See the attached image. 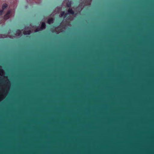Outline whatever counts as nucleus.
I'll return each mask as SVG.
<instances>
[{"instance_id":"f257e3e1","label":"nucleus","mask_w":154,"mask_h":154,"mask_svg":"<svg viewBox=\"0 0 154 154\" xmlns=\"http://www.w3.org/2000/svg\"><path fill=\"white\" fill-rule=\"evenodd\" d=\"M46 25L45 23L44 22H42L41 25V28L37 29L35 31V32H38L39 31L41 30L42 29H45L46 28Z\"/></svg>"},{"instance_id":"f03ea898","label":"nucleus","mask_w":154,"mask_h":154,"mask_svg":"<svg viewBox=\"0 0 154 154\" xmlns=\"http://www.w3.org/2000/svg\"><path fill=\"white\" fill-rule=\"evenodd\" d=\"M8 6V5L6 3H4L2 5V10H0V15H1L2 14L3 12V10L6 8Z\"/></svg>"},{"instance_id":"7ed1b4c3","label":"nucleus","mask_w":154,"mask_h":154,"mask_svg":"<svg viewBox=\"0 0 154 154\" xmlns=\"http://www.w3.org/2000/svg\"><path fill=\"white\" fill-rule=\"evenodd\" d=\"M11 10L8 11L6 14L4 16V19L5 20H7L10 17V15L11 14Z\"/></svg>"},{"instance_id":"20e7f679","label":"nucleus","mask_w":154,"mask_h":154,"mask_svg":"<svg viewBox=\"0 0 154 154\" xmlns=\"http://www.w3.org/2000/svg\"><path fill=\"white\" fill-rule=\"evenodd\" d=\"M54 21V19L51 18L48 19L47 22L48 24H50L51 23H53Z\"/></svg>"},{"instance_id":"39448f33","label":"nucleus","mask_w":154,"mask_h":154,"mask_svg":"<svg viewBox=\"0 0 154 154\" xmlns=\"http://www.w3.org/2000/svg\"><path fill=\"white\" fill-rule=\"evenodd\" d=\"M68 12L69 14H74V11L72 10V8H69L68 10Z\"/></svg>"},{"instance_id":"423d86ee","label":"nucleus","mask_w":154,"mask_h":154,"mask_svg":"<svg viewBox=\"0 0 154 154\" xmlns=\"http://www.w3.org/2000/svg\"><path fill=\"white\" fill-rule=\"evenodd\" d=\"M31 33V31L30 30H28L23 32V34L24 35H29Z\"/></svg>"},{"instance_id":"0eeeda50","label":"nucleus","mask_w":154,"mask_h":154,"mask_svg":"<svg viewBox=\"0 0 154 154\" xmlns=\"http://www.w3.org/2000/svg\"><path fill=\"white\" fill-rule=\"evenodd\" d=\"M71 4H72V3H71V1L68 2L66 3V6L68 7L69 8V7H71Z\"/></svg>"},{"instance_id":"6e6552de","label":"nucleus","mask_w":154,"mask_h":154,"mask_svg":"<svg viewBox=\"0 0 154 154\" xmlns=\"http://www.w3.org/2000/svg\"><path fill=\"white\" fill-rule=\"evenodd\" d=\"M64 14H65V12L63 11V12H61L60 14L61 16V17L63 16Z\"/></svg>"},{"instance_id":"1a4fd4ad","label":"nucleus","mask_w":154,"mask_h":154,"mask_svg":"<svg viewBox=\"0 0 154 154\" xmlns=\"http://www.w3.org/2000/svg\"><path fill=\"white\" fill-rule=\"evenodd\" d=\"M17 32V34H18L19 35H20V34L21 32H20V30H18Z\"/></svg>"},{"instance_id":"9d476101","label":"nucleus","mask_w":154,"mask_h":154,"mask_svg":"<svg viewBox=\"0 0 154 154\" xmlns=\"http://www.w3.org/2000/svg\"><path fill=\"white\" fill-rule=\"evenodd\" d=\"M67 14L65 13V14H64V18H66V16H67Z\"/></svg>"}]
</instances>
